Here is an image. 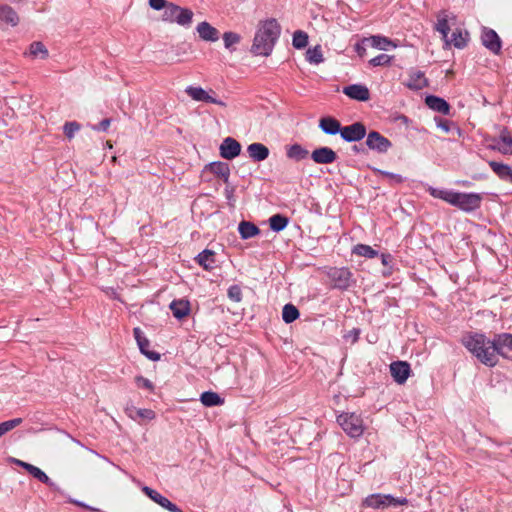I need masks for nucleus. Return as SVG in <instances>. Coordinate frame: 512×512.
<instances>
[{"label": "nucleus", "mask_w": 512, "mask_h": 512, "mask_svg": "<svg viewBox=\"0 0 512 512\" xmlns=\"http://www.w3.org/2000/svg\"><path fill=\"white\" fill-rule=\"evenodd\" d=\"M281 26L276 19L259 21L254 35L251 52L257 56H269L280 36Z\"/></svg>", "instance_id": "obj_1"}, {"label": "nucleus", "mask_w": 512, "mask_h": 512, "mask_svg": "<svg viewBox=\"0 0 512 512\" xmlns=\"http://www.w3.org/2000/svg\"><path fill=\"white\" fill-rule=\"evenodd\" d=\"M462 343L484 365L493 367L497 364L493 340L487 339L483 334H473L463 337Z\"/></svg>", "instance_id": "obj_2"}, {"label": "nucleus", "mask_w": 512, "mask_h": 512, "mask_svg": "<svg viewBox=\"0 0 512 512\" xmlns=\"http://www.w3.org/2000/svg\"><path fill=\"white\" fill-rule=\"evenodd\" d=\"M194 13L188 8H183L174 3H169L167 9L163 11L162 21L176 23L184 28H189L192 24Z\"/></svg>", "instance_id": "obj_3"}, {"label": "nucleus", "mask_w": 512, "mask_h": 512, "mask_svg": "<svg viewBox=\"0 0 512 512\" xmlns=\"http://www.w3.org/2000/svg\"><path fill=\"white\" fill-rule=\"evenodd\" d=\"M337 422L352 438H358L364 432L363 420L355 413H342L337 417Z\"/></svg>", "instance_id": "obj_4"}, {"label": "nucleus", "mask_w": 512, "mask_h": 512, "mask_svg": "<svg viewBox=\"0 0 512 512\" xmlns=\"http://www.w3.org/2000/svg\"><path fill=\"white\" fill-rule=\"evenodd\" d=\"M407 503L406 498H395L391 495L372 494L365 498L363 505L373 509L398 507Z\"/></svg>", "instance_id": "obj_5"}, {"label": "nucleus", "mask_w": 512, "mask_h": 512, "mask_svg": "<svg viewBox=\"0 0 512 512\" xmlns=\"http://www.w3.org/2000/svg\"><path fill=\"white\" fill-rule=\"evenodd\" d=\"M481 202L482 196L478 193L456 192L452 205L465 212H472L480 207Z\"/></svg>", "instance_id": "obj_6"}, {"label": "nucleus", "mask_w": 512, "mask_h": 512, "mask_svg": "<svg viewBox=\"0 0 512 512\" xmlns=\"http://www.w3.org/2000/svg\"><path fill=\"white\" fill-rule=\"evenodd\" d=\"M494 355L512 360V334H498L493 339Z\"/></svg>", "instance_id": "obj_7"}, {"label": "nucleus", "mask_w": 512, "mask_h": 512, "mask_svg": "<svg viewBox=\"0 0 512 512\" xmlns=\"http://www.w3.org/2000/svg\"><path fill=\"white\" fill-rule=\"evenodd\" d=\"M328 276L335 288L347 289L350 286L352 274L347 268H331Z\"/></svg>", "instance_id": "obj_8"}, {"label": "nucleus", "mask_w": 512, "mask_h": 512, "mask_svg": "<svg viewBox=\"0 0 512 512\" xmlns=\"http://www.w3.org/2000/svg\"><path fill=\"white\" fill-rule=\"evenodd\" d=\"M186 94L194 101L213 103L225 107L226 103L213 97L208 91L202 87L188 86L185 89Z\"/></svg>", "instance_id": "obj_9"}, {"label": "nucleus", "mask_w": 512, "mask_h": 512, "mask_svg": "<svg viewBox=\"0 0 512 512\" xmlns=\"http://www.w3.org/2000/svg\"><path fill=\"white\" fill-rule=\"evenodd\" d=\"M341 137L347 142H356L366 135V128L361 122H355L349 126L342 127Z\"/></svg>", "instance_id": "obj_10"}, {"label": "nucleus", "mask_w": 512, "mask_h": 512, "mask_svg": "<svg viewBox=\"0 0 512 512\" xmlns=\"http://www.w3.org/2000/svg\"><path fill=\"white\" fill-rule=\"evenodd\" d=\"M481 42L492 53L499 54L502 43L500 37L493 29L487 27L482 29Z\"/></svg>", "instance_id": "obj_11"}, {"label": "nucleus", "mask_w": 512, "mask_h": 512, "mask_svg": "<svg viewBox=\"0 0 512 512\" xmlns=\"http://www.w3.org/2000/svg\"><path fill=\"white\" fill-rule=\"evenodd\" d=\"M366 145L379 153H385L391 147V142L377 131H371L366 138Z\"/></svg>", "instance_id": "obj_12"}, {"label": "nucleus", "mask_w": 512, "mask_h": 512, "mask_svg": "<svg viewBox=\"0 0 512 512\" xmlns=\"http://www.w3.org/2000/svg\"><path fill=\"white\" fill-rule=\"evenodd\" d=\"M220 155L222 158L232 160L241 152V145L232 137H226L220 145Z\"/></svg>", "instance_id": "obj_13"}, {"label": "nucleus", "mask_w": 512, "mask_h": 512, "mask_svg": "<svg viewBox=\"0 0 512 512\" xmlns=\"http://www.w3.org/2000/svg\"><path fill=\"white\" fill-rule=\"evenodd\" d=\"M142 491L148 496L152 501L160 505L161 507L167 509L170 512H182L174 503H172L168 498L161 495L156 490L144 486Z\"/></svg>", "instance_id": "obj_14"}, {"label": "nucleus", "mask_w": 512, "mask_h": 512, "mask_svg": "<svg viewBox=\"0 0 512 512\" xmlns=\"http://www.w3.org/2000/svg\"><path fill=\"white\" fill-rule=\"evenodd\" d=\"M390 372L398 384H404L410 375L411 369L407 362L397 361L390 365Z\"/></svg>", "instance_id": "obj_15"}, {"label": "nucleus", "mask_w": 512, "mask_h": 512, "mask_svg": "<svg viewBox=\"0 0 512 512\" xmlns=\"http://www.w3.org/2000/svg\"><path fill=\"white\" fill-rule=\"evenodd\" d=\"M13 461L16 465L25 469L29 474H31L34 478H36L40 482L47 484L50 487L54 486V483L51 481V479L40 468H38L30 463L19 460V459H14Z\"/></svg>", "instance_id": "obj_16"}, {"label": "nucleus", "mask_w": 512, "mask_h": 512, "mask_svg": "<svg viewBox=\"0 0 512 512\" xmlns=\"http://www.w3.org/2000/svg\"><path fill=\"white\" fill-rule=\"evenodd\" d=\"M135 339L137 341V344L139 346V349L141 353H143L148 359L156 361L160 359V355L154 351L148 350V347L150 345L149 340L143 335L140 328H134L133 330Z\"/></svg>", "instance_id": "obj_17"}, {"label": "nucleus", "mask_w": 512, "mask_h": 512, "mask_svg": "<svg viewBox=\"0 0 512 512\" xmlns=\"http://www.w3.org/2000/svg\"><path fill=\"white\" fill-rule=\"evenodd\" d=\"M311 158L317 164H331L336 160L337 155L329 147H320L312 152Z\"/></svg>", "instance_id": "obj_18"}, {"label": "nucleus", "mask_w": 512, "mask_h": 512, "mask_svg": "<svg viewBox=\"0 0 512 512\" xmlns=\"http://www.w3.org/2000/svg\"><path fill=\"white\" fill-rule=\"evenodd\" d=\"M343 93L349 98L357 101H367L370 98L369 90L364 85L353 84L344 87Z\"/></svg>", "instance_id": "obj_19"}, {"label": "nucleus", "mask_w": 512, "mask_h": 512, "mask_svg": "<svg viewBox=\"0 0 512 512\" xmlns=\"http://www.w3.org/2000/svg\"><path fill=\"white\" fill-rule=\"evenodd\" d=\"M425 104L432 110L439 112L443 115H448L450 113V105L449 103L438 96L428 95L425 98Z\"/></svg>", "instance_id": "obj_20"}, {"label": "nucleus", "mask_w": 512, "mask_h": 512, "mask_svg": "<svg viewBox=\"0 0 512 512\" xmlns=\"http://www.w3.org/2000/svg\"><path fill=\"white\" fill-rule=\"evenodd\" d=\"M196 30L204 41L216 42L219 39V31L206 21L199 23Z\"/></svg>", "instance_id": "obj_21"}, {"label": "nucleus", "mask_w": 512, "mask_h": 512, "mask_svg": "<svg viewBox=\"0 0 512 512\" xmlns=\"http://www.w3.org/2000/svg\"><path fill=\"white\" fill-rule=\"evenodd\" d=\"M491 149L497 150L502 154H512V137L506 128L501 130L498 143L492 145Z\"/></svg>", "instance_id": "obj_22"}, {"label": "nucleus", "mask_w": 512, "mask_h": 512, "mask_svg": "<svg viewBox=\"0 0 512 512\" xmlns=\"http://www.w3.org/2000/svg\"><path fill=\"white\" fill-rule=\"evenodd\" d=\"M320 129L328 135H336L338 133L341 134V124L338 120L333 117H323L319 121Z\"/></svg>", "instance_id": "obj_23"}, {"label": "nucleus", "mask_w": 512, "mask_h": 512, "mask_svg": "<svg viewBox=\"0 0 512 512\" xmlns=\"http://www.w3.org/2000/svg\"><path fill=\"white\" fill-rule=\"evenodd\" d=\"M206 170L215 174L216 176L222 178L224 183H228L230 176V168L229 165L225 162H212L205 167Z\"/></svg>", "instance_id": "obj_24"}, {"label": "nucleus", "mask_w": 512, "mask_h": 512, "mask_svg": "<svg viewBox=\"0 0 512 512\" xmlns=\"http://www.w3.org/2000/svg\"><path fill=\"white\" fill-rule=\"evenodd\" d=\"M249 157L254 161H263L269 156V149L262 143H252L247 147Z\"/></svg>", "instance_id": "obj_25"}, {"label": "nucleus", "mask_w": 512, "mask_h": 512, "mask_svg": "<svg viewBox=\"0 0 512 512\" xmlns=\"http://www.w3.org/2000/svg\"><path fill=\"white\" fill-rule=\"evenodd\" d=\"M488 164L500 179L512 183V169L510 166L496 161H489Z\"/></svg>", "instance_id": "obj_26"}, {"label": "nucleus", "mask_w": 512, "mask_h": 512, "mask_svg": "<svg viewBox=\"0 0 512 512\" xmlns=\"http://www.w3.org/2000/svg\"><path fill=\"white\" fill-rule=\"evenodd\" d=\"M169 307L173 313V316L177 319H183L190 312L189 302L183 299L172 301Z\"/></svg>", "instance_id": "obj_27"}, {"label": "nucleus", "mask_w": 512, "mask_h": 512, "mask_svg": "<svg viewBox=\"0 0 512 512\" xmlns=\"http://www.w3.org/2000/svg\"><path fill=\"white\" fill-rule=\"evenodd\" d=\"M363 42H366L372 47L380 50H388L389 47H396V45L390 39L379 35H373L368 38H364Z\"/></svg>", "instance_id": "obj_28"}, {"label": "nucleus", "mask_w": 512, "mask_h": 512, "mask_svg": "<svg viewBox=\"0 0 512 512\" xmlns=\"http://www.w3.org/2000/svg\"><path fill=\"white\" fill-rule=\"evenodd\" d=\"M407 87L413 90H420L427 86V79L421 71H414L409 75Z\"/></svg>", "instance_id": "obj_29"}, {"label": "nucleus", "mask_w": 512, "mask_h": 512, "mask_svg": "<svg viewBox=\"0 0 512 512\" xmlns=\"http://www.w3.org/2000/svg\"><path fill=\"white\" fill-rule=\"evenodd\" d=\"M0 20L11 26H16L19 23V16L10 6L0 5Z\"/></svg>", "instance_id": "obj_30"}, {"label": "nucleus", "mask_w": 512, "mask_h": 512, "mask_svg": "<svg viewBox=\"0 0 512 512\" xmlns=\"http://www.w3.org/2000/svg\"><path fill=\"white\" fill-rule=\"evenodd\" d=\"M196 261L204 269L211 270L215 265V253L206 249L198 254Z\"/></svg>", "instance_id": "obj_31"}, {"label": "nucleus", "mask_w": 512, "mask_h": 512, "mask_svg": "<svg viewBox=\"0 0 512 512\" xmlns=\"http://www.w3.org/2000/svg\"><path fill=\"white\" fill-rule=\"evenodd\" d=\"M238 231L242 239H249L260 233V229L255 224L247 221L239 223Z\"/></svg>", "instance_id": "obj_32"}, {"label": "nucleus", "mask_w": 512, "mask_h": 512, "mask_svg": "<svg viewBox=\"0 0 512 512\" xmlns=\"http://www.w3.org/2000/svg\"><path fill=\"white\" fill-rule=\"evenodd\" d=\"M468 34H463L461 30L456 29L452 32L450 38H443L446 45H453L456 48H463L466 46Z\"/></svg>", "instance_id": "obj_33"}, {"label": "nucleus", "mask_w": 512, "mask_h": 512, "mask_svg": "<svg viewBox=\"0 0 512 512\" xmlns=\"http://www.w3.org/2000/svg\"><path fill=\"white\" fill-rule=\"evenodd\" d=\"M309 152L299 144H293L287 147L286 155L290 159L301 161L308 156Z\"/></svg>", "instance_id": "obj_34"}, {"label": "nucleus", "mask_w": 512, "mask_h": 512, "mask_svg": "<svg viewBox=\"0 0 512 512\" xmlns=\"http://www.w3.org/2000/svg\"><path fill=\"white\" fill-rule=\"evenodd\" d=\"M201 403L206 407H213L223 404V399L215 392L206 391L201 394Z\"/></svg>", "instance_id": "obj_35"}, {"label": "nucleus", "mask_w": 512, "mask_h": 512, "mask_svg": "<svg viewBox=\"0 0 512 512\" xmlns=\"http://www.w3.org/2000/svg\"><path fill=\"white\" fill-rule=\"evenodd\" d=\"M306 59L310 64L318 65L324 61L322 48L320 45H316L309 48L306 52Z\"/></svg>", "instance_id": "obj_36"}, {"label": "nucleus", "mask_w": 512, "mask_h": 512, "mask_svg": "<svg viewBox=\"0 0 512 512\" xmlns=\"http://www.w3.org/2000/svg\"><path fill=\"white\" fill-rule=\"evenodd\" d=\"M429 192L434 198L442 199L451 205L453 204V200L456 194L454 191L442 190L433 187L429 188Z\"/></svg>", "instance_id": "obj_37"}, {"label": "nucleus", "mask_w": 512, "mask_h": 512, "mask_svg": "<svg viewBox=\"0 0 512 512\" xmlns=\"http://www.w3.org/2000/svg\"><path fill=\"white\" fill-rule=\"evenodd\" d=\"M270 228L275 232L284 230L288 224V219L280 214H275L269 219Z\"/></svg>", "instance_id": "obj_38"}, {"label": "nucleus", "mask_w": 512, "mask_h": 512, "mask_svg": "<svg viewBox=\"0 0 512 512\" xmlns=\"http://www.w3.org/2000/svg\"><path fill=\"white\" fill-rule=\"evenodd\" d=\"M299 317V311L293 304H286L282 310L283 321L287 324L292 323Z\"/></svg>", "instance_id": "obj_39"}, {"label": "nucleus", "mask_w": 512, "mask_h": 512, "mask_svg": "<svg viewBox=\"0 0 512 512\" xmlns=\"http://www.w3.org/2000/svg\"><path fill=\"white\" fill-rule=\"evenodd\" d=\"M352 252L358 256L365 258H374L378 255V252L369 245L357 244Z\"/></svg>", "instance_id": "obj_40"}, {"label": "nucleus", "mask_w": 512, "mask_h": 512, "mask_svg": "<svg viewBox=\"0 0 512 512\" xmlns=\"http://www.w3.org/2000/svg\"><path fill=\"white\" fill-rule=\"evenodd\" d=\"M308 44V34L302 30H297L293 34L292 45L296 49H303Z\"/></svg>", "instance_id": "obj_41"}, {"label": "nucleus", "mask_w": 512, "mask_h": 512, "mask_svg": "<svg viewBox=\"0 0 512 512\" xmlns=\"http://www.w3.org/2000/svg\"><path fill=\"white\" fill-rule=\"evenodd\" d=\"M223 41H224V46L226 49L230 50V51H233V46L238 44L240 41H241V36L240 34L238 33H235V32H225L223 34Z\"/></svg>", "instance_id": "obj_42"}, {"label": "nucleus", "mask_w": 512, "mask_h": 512, "mask_svg": "<svg viewBox=\"0 0 512 512\" xmlns=\"http://www.w3.org/2000/svg\"><path fill=\"white\" fill-rule=\"evenodd\" d=\"M29 55L37 58H46L48 56V50L41 42H33L29 48Z\"/></svg>", "instance_id": "obj_43"}, {"label": "nucleus", "mask_w": 512, "mask_h": 512, "mask_svg": "<svg viewBox=\"0 0 512 512\" xmlns=\"http://www.w3.org/2000/svg\"><path fill=\"white\" fill-rule=\"evenodd\" d=\"M436 30L441 33L443 38H447L450 27L448 25L447 15L444 12L438 16Z\"/></svg>", "instance_id": "obj_44"}, {"label": "nucleus", "mask_w": 512, "mask_h": 512, "mask_svg": "<svg viewBox=\"0 0 512 512\" xmlns=\"http://www.w3.org/2000/svg\"><path fill=\"white\" fill-rule=\"evenodd\" d=\"M22 421V418H15L0 423V437H2L4 434L11 431L15 427L19 426L22 423Z\"/></svg>", "instance_id": "obj_45"}, {"label": "nucleus", "mask_w": 512, "mask_h": 512, "mask_svg": "<svg viewBox=\"0 0 512 512\" xmlns=\"http://www.w3.org/2000/svg\"><path fill=\"white\" fill-rule=\"evenodd\" d=\"M81 129V125L76 121L66 122L63 126L64 134L71 140L75 133Z\"/></svg>", "instance_id": "obj_46"}, {"label": "nucleus", "mask_w": 512, "mask_h": 512, "mask_svg": "<svg viewBox=\"0 0 512 512\" xmlns=\"http://www.w3.org/2000/svg\"><path fill=\"white\" fill-rule=\"evenodd\" d=\"M392 60V56H389L387 54H380L374 58H372L369 61V64L371 66L377 67V66H388L390 65Z\"/></svg>", "instance_id": "obj_47"}, {"label": "nucleus", "mask_w": 512, "mask_h": 512, "mask_svg": "<svg viewBox=\"0 0 512 512\" xmlns=\"http://www.w3.org/2000/svg\"><path fill=\"white\" fill-rule=\"evenodd\" d=\"M228 297L234 302L242 300V291L238 285H233L228 289Z\"/></svg>", "instance_id": "obj_48"}, {"label": "nucleus", "mask_w": 512, "mask_h": 512, "mask_svg": "<svg viewBox=\"0 0 512 512\" xmlns=\"http://www.w3.org/2000/svg\"><path fill=\"white\" fill-rule=\"evenodd\" d=\"M135 382H136L138 387L145 388V389H148L150 391L154 390L153 383L149 379L144 378L143 376H136L135 377Z\"/></svg>", "instance_id": "obj_49"}, {"label": "nucleus", "mask_w": 512, "mask_h": 512, "mask_svg": "<svg viewBox=\"0 0 512 512\" xmlns=\"http://www.w3.org/2000/svg\"><path fill=\"white\" fill-rule=\"evenodd\" d=\"M170 2L166 0H149V5L154 10H163L165 11Z\"/></svg>", "instance_id": "obj_50"}, {"label": "nucleus", "mask_w": 512, "mask_h": 512, "mask_svg": "<svg viewBox=\"0 0 512 512\" xmlns=\"http://www.w3.org/2000/svg\"><path fill=\"white\" fill-rule=\"evenodd\" d=\"M137 415L148 420L155 418V412L151 409H137Z\"/></svg>", "instance_id": "obj_51"}, {"label": "nucleus", "mask_w": 512, "mask_h": 512, "mask_svg": "<svg viewBox=\"0 0 512 512\" xmlns=\"http://www.w3.org/2000/svg\"><path fill=\"white\" fill-rule=\"evenodd\" d=\"M111 124V120L109 118L103 119L98 126H93L92 129L94 130H102L106 131Z\"/></svg>", "instance_id": "obj_52"}, {"label": "nucleus", "mask_w": 512, "mask_h": 512, "mask_svg": "<svg viewBox=\"0 0 512 512\" xmlns=\"http://www.w3.org/2000/svg\"><path fill=\"white\" fill-rule=\"evenodd\" d=\"M358 336H359V330L353 329V330L349 331L347 334H345L344 338L347 340L351 339V342L355 343L358 340Z\"/></svg>", "instance_id": "obj_53"}, {"label": "nucleus", "mask_w": 512, "mask_h": 512, "mask_svg": "<svg viewBox=\"0 0 512 512\" xmlns=\"http://www.w3.org/2000/svg\"><path fill=\"white\" fill-rule=\"evenodd\" d=\"M383 175L391 178L393 181H395L396 183H401L403 182V178L401 175H398V174H393V173H389V172H383Z\"/></svg>", "instance_id": "obj_54"}, {"label": "nucleus", "mask_w": 512, "mask_h": 512, "mask_svg": "<svg viewBox=\"0 0 512 512\" xmlns=\"http://www.w3.org/2000/svg\"><path fill=\"white\" fill-rule=\"evenodd\" d=\"M438 127H440L445 132L450 131L449 122L447 120H439Z\"/></svg>", "instance_id": "obj_55"}, {"label": "nucleus", "mask_w": 512, "mask_h": 512, "mask_svg": "<svg viewBox=\"0 0 512 512\" xmlns=\"http://www.w3.org/2000/svg\"><path fill=\"white\" fill-rule=\"evenodd\" d=\"M355 50H356V52H357L360 56H363V55H364V53H365V48H364V47H362L360 44H357V45L355 46Z\"/></svg>", "instance_id": "obj_56"}, {"label": "nucleus", "mask_w": 512, "mask_h": 512, "mask_svg": "<svg viewBox=\"0 0 512 512\" xmlns=\"http://www.w3.org/2000/svg\"><path fill=\"white\" fill-rule=\"evenodd\" d=\"M388 257H389V256H387V255H384V254L382 255V263H383V264H387V258H388Z\"/></svg>", "instance_id": "obj_57"}, {"label": "nucleus", "mask_w": 512, "mask_h": 512, "mask_svg": "<svg viewBox=\"0 0 512 512\" xmlns=\"http://www.w3.org/2000/svg\"><path fill=\"white\" fill-rule=\"evenodd\" d=\"M226 193H227V197L230 198L231 194L233 193V189H231V190L226 189Z\"/></svg>", "instance_id": "obj_58"}]
</instances>
